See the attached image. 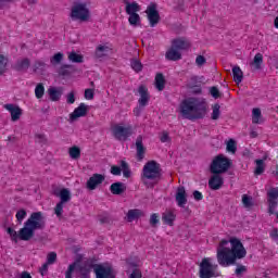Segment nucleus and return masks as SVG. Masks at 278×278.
I'll use <instances>...</instances> for the list:
<instances>
[{"instance_id": "f257e3e1", "label": "nucleus", "mask_w": 278, "mask_h": 278, "mask_svg": "<svg viewBox=\"0 0 278 278\" xmlns=\"http://www.w3.org/2000/svg\"><path fill=\"white\" fill-rule=\"evenodd\" d=\"M247 257V249L239 239L222 240L217 247V262L227 268L233 266L237 260Z\"/></svg>"}, {"instance_id": "f03ea898", "label": "nucleus", "mask_w": 278, "mask_h": 278, "mask_svg": "<svg viewBox=\"0 0 278 278\" xmlns=\"http://www.w3.org/2000/svg\"><path fill=\"white\" fill-rule=\"evenodd\" d=\"M45 227H47L45 214H42V212H34L24 223V227L21 228L18 232L9 227L7 233H9L13 242H18V238L20 240L27 242L30 238H34L35 231L42 230Z\"/></svg>"}, {"instance_id": "7ed1b4c3", "label": "nucleus", "mask_w": 278, "mask_h": 278, "mask_svg": "<svg viewBox=\"0 0 278 278\" xmlns=\"http://www.w3.org/2000/svg\"><path fill=\"white\" fill-rule=\"evenodd\" d=\"M180 114L187 121H199L207 115V103L199 98H188L180 103Z\"/></svg>"}, {"instance_id": "20e7f679", "label": "nucleus", "mask_w": 278, "mask_h": 278, "mask_svg": "<svg viewBox=\"0 0 278 278\" xmlns=\"http://www.w3.org/2000/svg\"><path fill=\"white\" fill-rule=\"evenodd\" d=\"M162 177V168L155 161L146 163L142 169L141 181L147 188H153Z\"/></svg>"}, {"instance_id": "39448f33", "label": "nucleus", "mask_w": 278, "mask_h": 278, "mask_svg": "<svg viewBox=\"0 0 278 278\" xmlns=\"http://www.w3.org/2000/svg\"><path fill=\"white\" fill-rule=\"evenodd\" d=\"M70 16L72 21H80V23L90 21V9L88 8V3L81 1L74 2Z\"/></svg>"}, {"instance_id": "423d86ee", "label": "nucleus", "mask_w": 278, "mask_h": 278, "mask_svg": "<svg viewBox=\"0 0 278 278\" xmlns=\"http://www.w3.org/2000/svg\"><path fill=\"white\" fill-rule=\"evenodd\" d=\"M210 168L213 175H223V173H227L231 168V160L219 154L213 160Z\"/></svg>"}, {"instance_id": "0eeeda50", "label": "nucleus", "mask_w": 278, "mask_h": 278, "mask_svg": "<svg viewBox=\"0 0 278 278\" xmlns=\"http://www.w3.org/2000/svg\"><path fill=\"white\" fill-rule=\"evenodd\" d=\"M111 131L113 138H115V140H119V142H125L127 138L134 136V127L131 125L125 126L123 123L112 126Z\"/></svg>"}, {"instance_id": "6e6552de", "label": "nucleus", "mask_w": 278, "mask_h": 278, "mask_svg": "<svg viewBox=\"0 0 278 278\" xmlns=\"http://www.w3.org/2000/svg\"><path fill=\"white\" fill-rule=\"evenodd\" d=\"M54 197H59L61 201L54 207V214L60 218L64 212V203L71 201V190L63 188L54 190Z\"/></svg>"}, {"instance_id": "1a4fd4ad", "label": "nucleus", "mask_w": 278, "mask_h": 278, "mask_svg": "<svg viewBox=\"0 0 278 278\" xmlns=\"http://www.w3.org/2000/svg\"><path fill=\"white\" fill-rule=\"evenodd\" d=\"M216 268H218V265H213L212 258H203L202 262L200 263V278L216 277Z\"/></svg>"}, {"instance_id": "9d476101", "label": "nucleus", "mask_w": 278, "mask_h": 278, "mask_svg": "<svg viewBox=\"0 0 278 278\" xmlns=\"http://www.w3.org/2000/svg\"><path fill=\"white\" fill-rule=\"evenodd\" d=\"M74 264L75 270L79 273L80 278H90V273H92V270L94 271V266H98L92 260H86L81 263Z\"/></svg>"}, {"instance_id": "9b49d317", "label": "nucleus", "mask_w": 278, "mask_h": 278, "mask_svg": "<svg viewBox=\"0 0 278 278\" xmlns=\"http://www.w3.org/2000/svg\"><path fill=\"white\" fill-rule=\"evenodd\" d=\"M268 195V212L270 215L276 214L278 205V187L269 189Z\"/></svg>"}, {"instance_id": "f8f14e48", "label": "nucleus", "mask_w": 278, "mask_h": 278, "mask_svg": "<svg viewBox=\"0 0 278 278\" xmlns=\"http://www.w3.org/2000/svg\"><path fill=\"white\" fill-rule=\"evenodd\" d=\"M96 278H116L114 269L111 266L96 265L94 266Z\"/></svg>"}, {"instance_id": "ddd939ff", "label": "nucleus", "mask_w": 278, "mask_h": 278, "mask_svg": "<svg viewBox=\"0 0 278 278\" xmlns=\"http://www.w3.org/2000/svg\"><path fill=\"white\" fill-rule=\"evenodd\" d=\"M105 181V176L101 174H93L87 181L86 188L88 190H97V187L101 186Z\"/></svg>"}, {"instance_id": "4468645a", "label": "nucleus", "mask_w": 278, "mask_h": 278, "mask_svg": "<svg viewBox=\"0 0 278 278\" xmlns=\"http://www.w3.org/2000/svg\"><path fill=\"white\" fill-rule=\"evenodd\" d=\"M146 13L148 14V20L151 27L160 23V13L157 12V8L155 7V4L149 5Z\"/></svg>"}, {"instance_id": "2eb2a0df", "label": "nucleus", "mask_w": 278, "mask_h": 278, "mask_svg": "<svg viewBox=\"0 0 278 278\" xmlns=\"http://www.w3.org/2000/svg\"><path fill=\"white\" fill-rule=\"evenodd\" d=\"M138 92H139V106L140 108H147V105H149V101L151 99V97L149 96V89H147V87H144V85L139 86L138 88Z\"/></svg>"}, {"instance_id": "dca6fc26", "label": "nucleus", "mask_w": 278, "mask_h": 278, "mask_svg": "<svg viewBox=\"0 0 278 278\" xmlns=\"http://www.w3.org/2000/svg\"><path fill=\"white\" fill-rule=\"evenodd\" d=\"M4 110H8L11 114V121L13 123H16V121L21 119V116H23V110L14 104H4Z\"/></svg>"}, {"instance_id": "f3484780", "label": "nucleus", "mask_w": 278, "mask_h": 278, "mask_svg": "<svg viewBox=\"0 0 278 278\" xmlns=\"http://www.w3.org/2000/svg\"><path fill=\"white\" fill-rule=\"evenodd\" d=\"M86 114H88V105L80 103L78 108H76L74 112L70 114V121L75 122L77 118L86 116Z\"/></svg>"}, {"instance_id": "a211bd4d", "label": "nucleus", "mask_w": 278, "mask_h": 278, "mask_svg": "<svg viewBox=\"0 0 278 278\" xmlns=\"http://www.w3.org/2000/svg\"><path fill=\"white\" fill-rule=\"evenodd\" d=\"M172 47L176 48L178 51H187V49H190L191 43L190 40L179 37L174 40H172Z\"/></svg>"}, {"instance_id": "6ab92c4d", "label": "nucleus", "mask_w": 278, "mask_h": 278, "mask_svg": "<svg viewBox=\"0 0 278 278\" xmlns=\"http://www.w3.org/2000/svg\"><path fill=\"white\" fill-rule=\"evenodd\" d=\"M176 202L178 207H186V203H188V194L186 193L185 187H178L176 191Z\"/></svg>"}, {"instance_id": "aec40b11", "label": "nucleus", "mask_w": 278, "mask_h": 278, "mask_svg": "<svg viewBox=\"0 0 278 278\" xmlns=\"http://www.w3.org/2000/svg\"><path fill=\"white\" fill-rule=\"evenodd\" d=\"M223 184H225V180L222 178L220 174H214L208 180L211 190H220Z\"/></svg>"}, {"instance_id": "412c9836", "label": "nucleus", "mask_w": 278, "mask_h": 278, "mask_svg": "<svg viewBox=\"0 0 278 278\" xmlns=\"http://www.w3.org/2000/svg\"><path fill=\"white\" fill-rule=\"evenodd\" d=\"M165 58L170 62H177L178 60H181V52L176 47L170 46L165 53Z\"/></svg>"}, {"instance_id": "4be33fe9", "label": "nucleus", "mask_w": 278, "mask_h": 278, "mask_svg": "<svg viewBox=\"0 0 278 278\" xmlns=\"http://www.w3.org/2000/svg\"><path fill=\"white\" fill-rule=\"evenodd\" d=\"M136 149L138 160H144V153H147V148H144V143H142L141 135H139L136 139Z\"/></svg>"}, {"instance_id": "5701e85b", "label": "nucleus", "mask_w": 278, "mask_h": 278, "mask_svg": "<svg viewBox=\"0 0 278 278\" xmlns=\"http://www.w3.org/2000/svg\"><path fill=\"white\" fill-rule=\"evenodd\" d=\"M264 64V55L262 53H256L253 61L250 63L252 71H262V65Z\"/></svg>"}, {"instance_id": "b1692460", "label": "nucleus", "mask_w": 278, "mask_h": 278, "mask_svg": "<svg viewBox=\"0 0 278 278\" xmlns=\"http://www.w3.org/2000/svg\"><path fill=\"white\" fill-rule=\"evenodd\" d=\"M141 216H144V213L141 210H129L127 213V220L128 223H134V220H138Z\"/></svg>"}, {"instance_id": "393cba45", "label": "nucleus", "mask_w": 278, "mask_h": 278, "mask_svg": "<svg viewBox=\"0 0 278 278\" xmlns=\"http://www.w3.org/2000/svg\"><path fill=\"white\" fill-rule=\"evenodd\" d=\"M110 190L112 194H123L127 190V187L123 182H114L111 185Z\"/></svg>"}, {"instance_id": "a878e982", "label": "nucleus", "mask_w": 278, "mask_h": 278, "mask_svg": "<svg viewBox=\"0 0 278 278\" xmlns=\"http://www.w3.org/2000/svg\"><path fill=\"white\" fill-rule=\"evenodd\" d=\"M175 218H176L175 213L170 211H167L162 215L163 223H165V225H169V227H173V223H175Z\"/></svg>"}, {"instance_id": "bb28decb", "label": "nucleus", "mask_w": 278, "mask_h": 278, "mask_svg": "<svg viewBox=\"0 0 278 278\" xmlns=\"http://www.w3.org/2000/svg\"><path fill=\"white\" fill-rule=\"evenodd\" d=\"M48 94H49L51 101H60V98L62 97V90H60L55 87H50L48 89Z\"/></svg>"}, {"instance_id": "cd10ccee", "label": "nucleus", "mask_w": 278, "mask_h": 278, "mask_svg": "<svg viewBox=\"0 0 278 278\" xmlns=\"http://www.w3.org/2000/svg\"><path fill=\"white\" fill-rule=\"evenodd\" d=\"M232 75L236 84H242V79H244V74L242 73L240 66L232 67Z\"/></svg>"}, {"instance_id": "c85d7f7f", "label": "nucleus", "mask_w": 278, "mask_h": 278, "mask_svg": "<svg viewBox=\"0 0 278 278\" xmlns=\"http://www.w3.org/2000/svg\"><path fill=\"white\" fill-rule=\"evenodd\" d=\"M136 12H140V5L137 2H126V14H136Z\"/></svg>"}, {"instance_id": "c756f323", "label": "nucleus", "mask_w": 278, "mask_h": 278, "mask_svg": "<svg viewBox=\"0 0 278 278\" xmlns=\"http://www.w3.org/2000/svg\"><path fill=\"white\" fill-rule=\"evenodd\" d=\"M164 86H166V80L164 79V75L157 74L155 76V88L159 89L160 92L164 90Z\"/></svg>"}, {"instance_id": "7c9ffc66", "label": "nucleus", "mask_w": 278, "mask_h": 278, "mask_svg": "<svg viewBox=\"0 0 278 278\" xmlns=\"http://www.w3.org/2000/svg\"><path fill=\"white\" fill-rule=\"evenodd\" d=\"M128 23L132 27H138L140 25V15L138 13L129 14Z\"/></svg>"}, {"instance_id": "2f4dec72", "label": "nucleus", "mask_w": 278, "mask_h": 278, "mask_svg": "<svg viewBox=\"0 0 278 278\" xmlns=\"http://www.w3.org/2000/svg\"><path fill=\"white\" fill-rule=\"evenodd\" d=\"M15 68L16 71H27L29 68V59L17 61Z\"/></svg>"}, {"instance_id": "473e14b6", "label": "nucleus", "mask_w": 278, "mask_h": 278, "mask_svg": "<svg viewBox=\"0 0 278 278\" xmlns=\"http://www.w3.org/2000/svg\"><path fill=\"white\" fill-rule=\"evenodd\" d=\"M70 157H72V160H79V157H81V150L74 146L72 148H70Z\"/></svg>"}, {"instance_id": "72a5a7b5", "label": "nucleus", "mask_w": 278, "mask_h": 278, "mask_svg": "<svg viewBox=\"0 0 278 278\" xmlns=\"http://www.w3.org/2000/svg\"><path fill=\"white\" fill-rule=\"evenodd\" d=\"M68 61L76 64H81V62H84V56L81 54H77L76 52H71L68 54Z\"/></svg>"}, {"instance_id": "f704fd0d", "label": "nucleus", "mask_w": 278, "mask_h": 278, "mask_svg": "<svg viewBox=\"0 0 278 278\" xmlns=\"http://www.w3.org/2000/svg\"><path fill=\"white\" fill-rule=\"evenodd\" d=\"M108 51H110V48L106 46H98L96 49V56L97 58H103L108 55Z\"/></svg>"}, {"instance_id": "c9c22d12", "label": "nucleus", "mask_w": 278, "mask_h": 278, "mask_svg": "<svg viewBox=\"0 0 278 278\" xmlns=\"http://www.w3.org/2000/svg\"><path fill=\"white\" fill-rule=\"evenodd\" d=\"M121 166L124 177H126V179H129V177H131V169H129V165L127 164V162L122 161Z\"/></svg>"}, {"instance_id": "e433bc0d", "label": "nucleus", "mask_w": 278, "mask_h": 278, "mask_svg": "<svg viewBox=\"0 0 278 278\" xmlns=\"http://www.w3.org/2000/svg\"><path fill=\"white\" fill-rule=\"evenodd\" d=\"M8 71V58L3 54H0V75H3Z\"/></svg>"}, {"instance_id": "4c0bfd02", "label": "nucleus", "mask_w": 278, "mask_h": 278, "mask_svg": "<svg viewBox=\"0 0 278 278\" xmlns=\"http://www.w3.org/2000/svg\"><path fill=\"white\" fill-rule=\"evenodd\" d=\"M262 118V111L260 109H253L252 110V123L254 125L260 124V119Z\"/></svg>"}, {"instance_id": "58836bf2", "label": "nucleus", "mask_w": 278, "mask_h": 278, "mask_svg": "<svg viewBox=\"0 0 278 278\" xmlns=\"http://www.w3.org/2000/svg\"><path fill=\"white\" fill-rule=\"evenodd\" d=\"M35 97L37 99H42L45 97V85L38 84L35 88Z\"/></svg>"}, {"instance_id": "ea45409f", "label": "nucleus", "mask_w": 278, "mask_h": 278, "mask_svg": "<svg viewBox=\"0 0 278 278\" xmlns=\"http://www.w3.org/2000/svg\"><path fill=\"white\" fill-rule=\"evenodd\" d=\"M212 121H218L220 118V104L213 105V112L211 116Z\"/></svg>"}, {"instance_id": "a19ab883", "label": "nucleus", "mask_w": 278, "mask_h": 278, "mask_svg": "<svg viewBox=\"0 0 278 278\" xmlns=\"http://www.w3.org/2000/svg\"><path fill=\"white\" fill-rule=\"evenodd\" d=\"M15 218L17 220V223H23V220H25V218H27V211H25V208H22L20 211L16 212Z\"/></svg>"}, {"instance_id": "79ce46f5", "label": "nucleus", "mask_w": 278, "mask_h": 278, "mask_svg": "<svg viewBox=\"0 0 278 278\" xmlns=\"http://www.w3.org/2000/svg\"><path fill=\"white\" fill-rule=\"evenodd\" d=\"M62 60H64V54H62V52H58L50 59V62L53 66H55V64H60Z\"/></svg>"}, {"instance_id": "37998d69", "label": "nucleus", "mask_w": 278, "mask_h": 278, "mask_svg": "<svg viewBox=\"0 0 278 278\" xmlns=\"http://www.w3.org/2000/svg\"><path fill=\"white\" fill-rule=\"evenodd\" d=\"M242 203L244 207H253V198L247 194L242 195Z\"/></svg>"}, {"instance_id": "c03bdc74", "label": "nucleus", "mask_w": 278, "mask_h": 278, "mask_svg": "<svg viewBox=\"0 0 278 278\" xmlns=\"http://www.w3.org/2000/svg\"><path fill=\"white\" fill-rule=\"evenodd\" d=\"M130 66L136 73H140V71H142V63H140L138 60H132L130 62Z\"/></svg>"}, {"instance_id": "a18cd8bd", "label": "nucleus", "mask_w": 278, "mask_h": 278, "mask_svg": "<svg viewBox=\"0 0 278 278\" xmlns=\"http://www.w3.org/2000/svg\"><path fill=\"white\" fill-rule=\"evenodd\" d=\"M255 175H262L264 173V161L263 160H256V168H255Z\"/></svg>"}, {"instance_id": "49530a36", "label": "nucleus", "mask_w": 278, "mask_h": 278, "mask_svg": "<svg viewBox=\"0 0 278 278\" xmlns=\"http://www.w3.org/2000/svg\"><path fill=\"white\" fill-rule=\"evenodd\" d=\"M228 153H236L237 151V147H236V141L233 139H230L228 142H227V147H226Z\"/></svg>"}, {"instance_id": "de8ad7c7", "label": "nucleus", "mask_w": 278, "mask_h": 278, "mask_svg": "<svg viewBox=\"0 0 278 278\" xmlns=\"http://www.w3.org/2000/svg\"><path fill=\"white\" fill-rule=\"evenodd\" d=\"M159 223H160V215L157 213L152 214L150 217L151 227H157Z\"/></svg>"}, {"instance_id": "09e8293b", "label": "nucleus", "mask_w": 278, "mask_h": 278, "mask_svg": "<svg viewBox=\"0 0 278 278\" xmlns=\"http://www.w3.org/2000/svg\"><path fill=\"white\" fill-rule=\"evenodd\" d=\"M58 260V254L55 252H50L48 255H47V263L48 264H55Z\"/></svg>"}, {"instance_id": "8fccbe9b", "label": "nucleus", "mask_w": 278, "mask_h": 278, "mask_svg": "<svg viewBox=\"0 0 278 278\" xmlns=\"http://www.w3.org/2000/svg\"><path fill=\"white\" fill-rule=\"evenodd\" d=\"M85 99H87L88 101H92V99H94V89H86Z\"/></svg>"}, {"instance_id": "3c124183", "label": "nucleus", "mask_w": 278, "mask_h": 278, "mask_svg": "<svg viewBox=\"0 0 278 278\" xmlns=\"http://www.w3.org/2000/svg\"><path fill=\"white\" fill-rule=\"evenodd\" d=\"M73 273H75V264H71L65 273V278H73Z\"/></svg>"}, {"instance_id": "603ef678", "label": "nucleus", "mask_w": 278, "mask_h": 278, "mask_svg": "<svg viewBox=\"0 0 278 278\" xmlns=\"http://www.w3.org/2000/svg\"><path fill=\"white\" fill-rule=\"evenodd\" d=\"M205 62H207V60L203 55H198L195 59L197 66H203V64H205Z\"/></svg>"}, {"instance_id": "864d4df0", "label": "nucleus", "mask_w": 278, "mask_h": 278, "mask_svg": "<svg viewBox=\"0 0 278 278\" xmlns=\"http://www.w3.org/2000/svg\"><path fill=\"white\" fill-rule=\"evenodd\" d=\"M210 92L213 99H218L220 97V91L216 87H212Z\"/></svg>"}, {"instance_id": "5fc2aeb1", "label": "nucleus", "mask_w": 278, "mask_h": 278, "mask_svg": "<svg viewBox=\"0 0 278 278\" xmlns=\"http://www.w3.org/2000/svg\"><path fill=\"white\" fill-rule=\"evenodd\" d=\"M122 169H123V166L118 167V166L114 165L111 167V173H112V175L118 176V175H121Z\"/></svg>"}, {"instance_id": "6e6d98bb", "label": "nucleus", "mask_w": 278, "mask_h": 278, "mask_svg": "<svg viewBox=\"0 0 278 278\" xmlns=\"http://www.w3.org/2000/svg\"><path fill=\"white\" fill-rule=\"evenodd\" d=\"M269 236L271 238V240H275L276 242H278V229L274 228L270 232Z\"/></svg>"}, {"instance_id": "4d7b16f0", "label": "nucleus", "mask_w": 278, "mask_h": 278, "mask_svg": "<svg viewBox=\"0 0 278 278\" xmlns=\"http://www.w3.org/2000/svg\"><path fill=\"white\" fill-rule=\"evenodd\" d=\"M161 142H170V136H168V132H163L160 137Z\"/></svg>"}, {"instance_id": "13d9d810", "label": "nucleus", "mask_w": 278, "mask_h": 278, "mask_svg": "<svg viewBox=\"0 0 278 278\" xmlns=\"http://www.w3.org/2000/svg\"><path fill=\"white\" fill-rule=\"evenodd\" d=\"M243 273H247V267L244 265H241V266H238L236 268V275L240 276L242 275Z\"/></svg>"}, {"instance_id": "bf43d9fd", "label": "nucleus", "mask_w": 278, "mask_h": 278, "mask_svg": "<svg viewBox=\"0 0 278 278\" xmlns=\"http://www.w3.org/2000/svg\"><path fill=\"white\" fill-rule=\"evenodd\" d=\"M49 266H51L48 263H45L41 268H40V274L42 275V277H45V275H47V270H49Z\"/></svg>"}, {"instance_id": "052dcab7", "label": "nucleus", "mask_w": 278, "mask_h": 278, "mask_svg": "<svg viewBox=\"0 0 278 278\" xmlns=\"http://www.w3.org/2000/svg\"><path fill=\"white\" fill-rule=\"evenodd\" d=\"M193 199L195 201H202L203 200V193H201V191H193Z\"/></svg>"}, {"instance_id": "680f3d73", "label": "nucleus", "mask_w": 278, "mask_h": 278, "mask_svg": "<svg viewBox=\"0 0 278 278\" xmlns=\"http://www.w3.org/2000/svg\"><path fill=\"white\" fill-rule=\"evenodd\" d=\"M142 274L139 271V269H134L130 274V278H141Z\"/></svg>"}, {"instance_id": "e2e57ef3", "label": "nucleus", "mask_w": 278, "mask_h": 278, "mask_svg": "<svg viewBox=\"0 0 278 278\" xmlns=\"http://www.w3.org/2000/svg\"><path fill=\"white\" fill-rule=\"evenodd\" d=\"M67 103H75V93L73 91L67 94Z\"/></svg>"}, {"instance_id": "0e129e2a", "label": "nucleus", "mask_w": 278, "mask_h": 278, "mask_svg": "<svg viewBox=\"0 0 278 278\" xmlns=\"http://www.w3.org/2000/svg\"><path fill=\"white\" fill-rule=\"evenodd\" d=\"M127 264H128L129 268H136L138 266V260L131 261V258H129L127 261Z\"/></svg>"}, {"instance_id": "69168bd1", "label": "nucleus", "mask_w": 278, "mask_h": 278, "mask_svg": "<svg viewBox=\"0 0 278 278\" xmlns=\"http://www.w3.org/2000/svg\"><path fill=\"white\" fill-rule=\"evenodd\" d=\"M47 67V64H45V62H42V61H37L36 63H35V68H46Z\"/></svg>"}, {"instance_id": "338daca9", "label": "nucleus", "mask_w": 278, "mask_h": 278, "mask_svg": "<svg viewBox=\"0 0 278 278\" xmlns=\"http://www.w3.org/2000/svg\"><path fill=\"white\" fill-rule=\"evenodd\" d=\"M142 108H144V106L139 105V106L134 109L135 116H140V114H142Z\"/></svg>"}, {"instance_id": "774afa93", "label": "nucleus", "mask_w": 278, "mask_h": 278, "mask_svg": "<svg viewBox=\"0 0 278 278\" xmlns=\"http://www.w3.org/2000/svg\"><path fill=\"white\" fill-rule=\"evenodd\" d=\"M36 138L39 142H42V140H45V135H36Z\"/></svg>"}]
</instances>
